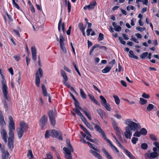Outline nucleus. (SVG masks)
I'll use <instances>...</instances> for the list:
<instances>
[{
	"label": "nucleus",
	"mask_w": 159,
	"mask_h": 159,
	"mask_svg": "<svg viewBox=\"0 0 159 159\" xmlns=\"http://www.w3.org/2000/svg\"><path fill=\"white\" fill-rule=\"evenodd\" d=\"M2 89L5 100L3 101L4 106L6 109H7L10 104V99L9 96H7L8 93L7 87L6 85L3 80H2Z\"/></svg>",
	"instance_id": "f257e3e1"
},
{
	"label": "nucleus",
	"mask_w": 159,
	"mask_h": 159,
	"mask_svg": "<svg viewBox=\"0 0 159 159\" xmlns=\"http://www.w3.org/2000/svg\"><path fill=\"white\" fill-rule=\"evenodd\" d=\"M66 143L68 148L64 147L63 148V150L65 152V157L66 159H72V155L71 152L74 151V149L70 144V140L69 139H67L66 140Z\"/></svg>",
	"instance_id": "f03ea898"
},
{
	"label": "nucleus",
	"mask_w": 159,
	"mask_h": 159,
	"mask_svg": "<svg viewBox=\"0 0 159 159\" xmlns=\"http://www.w3.org/2000/svg\"><path fill=\"white\" fill-rule=\"evenodd\" d=\"M152 149L153 152H151L149 150L144 155L146 159H156L159 156L158 152L157 151V148H153Z\"/></svg>",
	"instance_id": "7ed1b4c3"
},
{
	"label": "nucleus",
	"mask_w": 159,
	"mask_h": 159,
	"mask_svg": "<svg viewBox=\"0 0 159 159\" xmlns=\"http://www.w3.org/2000/svg\"><path fill=\"white\" fill-rule=\"evenodd\" d=\"M126 124L128 125V127L131 130L135 131L140 127L139 124H137L135 122L132 121L130 119H127L125 121Z\"/></svg>",
	"instance_id": "20e7f679"
},
{
	"label": "nucleus",
	"mask_w": 159,
	"mask_h": 159,
	"mask_svg": "<svg viewBox=\"0 0 159 159\" xmlns=\"http://www.w3.org/2000/svg\"><path fill=\"white\" fill-rule=\"evenodd\" d=\"M48 115L51 124L54 126L56 123L55 118L57 116V112L56 111L49 110L48 112Z\"/></svg>",
	"instance_id": "39448f33"
},
{
	"label": "nucleus",
	"mask_w": 159,
	"mask_h": 159,
	"mask_svg": "<svg viewBox=\"0 0 159 159\" xmlns=\"http://www.w3.org/2000/svg\"><path fill=\"white\" fill-rule=\"evenodd\" d=\"M35 76V84L38 87H39L40 83V78L42 77L43 76V71L41 68H39L37 70Z\"/></svg>",
	"instance_id": "423d86ee"
},
{
	"label": "nucleus",
	"mask_w": 159,
	"mask_h": 159,
	"mask_svg": "<svg viewBox=\"0 0 159 159\" xmlns=\"http://www.w3.org/2000/svg\"><path fill=\"white\" fill-rule=\"evenodd\" d=\"M9 135H14L13 131L15 129V125L12 118L9 116Z\"/></svg>",
	"instance_id": "0eeeda50"
},
{
	"label": "nucleus",
	"mask_w": 159,
	"mask_h": 159,
	"mask_svg": "<svg viewBox=\"0 0 159 159\" xmlns=\"http://www.w3.org/2000/svg\"><path fill=\"white\" fill-rule=\"evenodd\" d=\"M51 135L53 137L57 138L58 139L62 140V135L60 131L56 129H52L51 131Z\"/></svg>",
	"instance_id": "6e6552de"
},
{
	"label": "nucleus",
	"mask_w": 159,
	"mask_h": 159,
	"mask_svg": "<svg viewBox=\"0 0 159 159\" xmlns=\"http://www.w3.org/2000/svg\"><path fill=\"white\" fill-rule=\"evenodd\" d=\"M14 135H9L8 139L7 146L9 149L12 151L14 148Z\"/></svg>",
	"instance_id": "1a4fd4ad"
},
{
	"label": "nucleus",
	"mask_w": 159,
	"mask_h": 159,
	"mask_svg": "<svg viewBox=\"0 0 159 159\" xmlns=\"http://www.w3.org/2000/svg\"><path fill=\"white\" fill-rule=\"evenodd\" d=\"M59 38V43L60 48L64 52L66 53L67 51L65 46V43H64L65 41V38L61 34L60 35Z\"/></svg>",
	"instance_id": "9d476101"
},
{
	"label": "nucleus",
	"mask_w": 159,
	"mask_h": 159,
	"mask_svg": "<svg viewBox=\"0 0 159 159\" xmlns=\"http://www.w3.org/2000/svg\"><path fill=\"white\" fill-rule=\"evenodd\" d=\"M40 125L43 129H44L46 127V126L48 122L47 117L45 115L42 116L40 120Z\"/></svg>",
	"instance_id": "9b49d317"
},
{
	"label": "nucleus",
	"mask_w": 159,
	"mask_h": 159,
	"mask_svg": "<svg viewBox=\"0 0 159 159\" xmlns=\"http://www.w3.org/2000/svg\"><path fill=\"white\" fill-rule=\"evenodd\" d=\"M0 148H1L3 155H2V159H9L10 154L7 151H5L3 147H2V145L0 143Z\"/></svg>",
	"instance_id": "f8f14e48"
},
{
	"label": "nucleus",
	"mask_w": 159,
	"mask_h": 159,
	"mask_svg": "<svg viewBox=\"0 0 159 159\" xmlns=\"http://www.w3.org/2000/svg\"><path fill=\"white\" fill-rule=\"evenodd\" d=\"M0 132L1 133L2 138L6 143L7 142V133L4 129H2Z\"/></svg>",
	"instance_id": "ddd939ff"
},
{
	"label": "nucleus",
	"mask_w": 159,
	"mask_h": 159,
	"mask_svg": "<svg viewBox=\"0 0 159 159\" xmlns=\"http://www.w3.org/2000/svg\"><path fill=\"white\" fill-rule=\"evenodd\" d=\"M126 131L124 133L125 137L127 139H130L132 135V131L128 127L125 128Z\"/></svg>",
	"instance_id": "4468645a"
},
{
	"label": "nucleus",
	"mask_w": 159,
	"mask_h": 159,
	"mask_svg": "<svg viewBox=\"0 0 159 159\" xmlns=\"http://www.w3.org/2000/svg\"><path fill=\"white\" fill-rule=\"evenodd\" d=\"M96 4L97 3L95 1L91 2L89 5L84 7V9L85 10H86L88 9L89 10L93 9L94 8Z\"/></svg>",
	"instance_id": "2eb2a0df"
},
{
	"label": "nucleus",
	"mask_w": 159,
	"mask_h": 159,
	"mask_svg": "<svg viewBox=\"0 0 159 159\" xmlns=\"http://www.w3.org/2000/svg\"><path fill=\"white\" fill-rule=\"evenodd\" d=\"M93 125H94V128L96 129V130L99 133H101L104 139H106V137L105 135V133L101 127L95 124H93Z\"/></svg>",
	"instance_id": "dca6fc26"
},
{
	"label": "nucleus",
	"mask_w": 159,
	"mask_h": 159,
	"mask_svg": "<svg viewBox=\"0 0 159 159\" xmlns=\"http://www.w3.org/2000/svg\"><path fill=\"white\" fill-rule=\"evenodd\" d=\"M84 110V108H82L80 106V105L75 106V108L73 109L75 112L79 116L82 114L80 110L81 111H83Z\"/></svg>",
	"instance_id": "f3484780"
},
{
	"label": "nucleus",
	"mask_w": 159,
	"mask_h": 159,
	"mask_svg": "<svg viewBox=\"0 0 159 159\" xmlns=\"http://www.w3.org/2000/svg\"><path fill=\"white\" fill-rule=\"evenodd\" d=\"M99 47L100 49H102L105 51H106L107 50V48L104 46H99V45L98 44H96L94 45L92 48L91 50H90L89 54L90 55H91L93 51L96 48H97Z\"/></svg>",
	"instance_id": "a211bd4d"
},
{
	"label": "nucleus",
	"mask_w": 159,
	"mask_h": 159,
	"mask_svg": "<svg viewBox=\"0 0 159 159\" xmlns=\"http://www.w3.org/2000/svg\"><path fill=\"white\" fill-rule=\"evenodd\" d=\"M31 51L32 59L35 61L37 59L36 49L34 46H33L31 48Z\"/></svg>",
	"instance_id": "6ab92c4d"
},
{
	"label": "nucleus",
	"mask_w": 159,
	"mask_h": 159,
	"mask_svg": "<svg viewBox=\"0 0 159 159\" xmlns=\"http://www.w3.org/2000/svg\"><path fill=\"white\" fill-rule=\"evenodd\" d=\"M28 128V125L26 123L23 122H20L19 128L20 129L25 132L27 130Z\"/></svg>",
	"instance_id": "aec40b11"
},
{
	"label": "nucleus",
	"mask_w": 159,
	"mask_h": 159,
	"mask_svg": "<svg viewBox=\"0 0 159 159\" xmlns=\"http://www.w3.org/2000/svg\"><path fill=\"white\" fill-rule=\"evenodd\" d=\"M81 119L82 121L85 124L86 126L89 128L90 129L91 127V125L87 121L85 118L83 114L79 116Z\"/></svg>",
	"instance_id": "412c9836"
},
{
	"label": "nucleus",
	"mask_w": 159,
	"mask_h": 159,
	"mask_svg": "<svg viewBox=\"0 0 159 159\" xmlns=\"http://www.w3.org/2000/svg\"><path fill=\"white\" fill-rule=\"evenodd\" d=\"M0 125L1 126L2 129H4V126L6 125V123L4 120L1 111H0Z\"/></svg>",
	"instance_id": "4be33fe9"
},
{
	"label": "nucleus",
	"mask_w": 159,
	"mask_h": 159,
	"mask_svg": "<svg viewBox=\"0 0 159 159\" xmlns=\"http://www.w3.org/2000/svg\"><path fill=\"white\" fill-rule=\"evenodd\" d=\"M82 112H83L84 113L85 115L87 117L89 120H92L91 117L90 115V113L89 112L88 109H87L86 108L84 107V110Z\"/></svg>",
	"instance_id": "5701e85b"
},
{
	"label": "nucleus",
	"mask_w": 159,
	"mask_h": 159,
	"mask_svg": "<svg viewBox=\"0 0 159 159\" xmlns=\"http://www.w3.org/2000/svg\"><path fill=\"white\" fill-rule=\"evenodd\" d=\"M90 152L96 158L99 159H102V157L101 155L96 152L92 150H90Z\"/></svg>",
	"instance_id": "b1692460"
},
{
	"label": "nucleus",
	"mask_w": 159,
	"mask_h": 159,
	"mask_svg": "<svg viewBox=\"0 0 159 159\" xmlns=\"http://www.w3.org/2000/svg\"><path fill=\"white\" fill-rule=\"evenodd\" d=\"M115 131L116 134L117 136L119 139H120V142L122 143H123V140L122 137L120 133L119 129L115 130Z\"/></svg>",
	"instance_id": "393cba45"
},
{
	"label": "nucleus",
	"mask_w": 159,
	"mask_h": 159,
	"mask_svg": "<svg viewBox=\"0 0 159 159\" xmlns=\"http://www.w3.org/2000/svg\"><path fill=\"white\" fill-rule=\"evenodd\" d=\"M124 151L126 155L129 157L130 159H136L131 153L128 150L126 149H124Z\"/></svg>",
	"instance_id": "a878e982"
},
{
	"label": "nucleus",
	"mask_w": 159,
	"mask_h": 159,
	"mask_svg": "<svg viewBox=\"0 0 159 159\" xmlns=\"http://www.w3.org/2000/svg\"><path fill=\"white\" fill-rule=\"evenodd\" d=\"M102 150L107 159H113L112 157L110 155L104 148H102Z\"/></svg>",
	"instance_id": "bb28decb"
},
{
	"label": "nucleus",
	"mask_w": 159,
	"mask_h": 159,
	"mask_svg": "<svg viewBox=\"0 0 159 159\" xmlns=\"http://www.w3.org/2000/svg\"><path fill=\"white\" fill-rule=\"evenodd\" d=\"M61 75L62 76L64 80L63 81H67L68 80L67 77L66 75L65 72L63 70H61Z\"/></svg>",
	"instance_id": "cd10ccee"
},
{
	"label": "nucleus",
	"mask_w": 159,
	"mask_h": 159,
	"mask_svg": "<svg viewBox=\"0 0 159 159\" xmlns=\"http://www.w3.org/2000/svg\"><path fill=\"white\" fill-rule=\"evenodd\" d=\"M97 111L101 118L102 119L104 116L106 114L105 112L103 110L101 109H97Z\"/></svg>",
	"instance_id": "c85d7f7f"
},
{
	"label": "nucleus",
	"mask_w": 159,
	"mask_h": 159,
	"mask_svg": "<svg viewBox=\"0 0 159 159\" xmlns=\"http://www.w3.org/2000/svg\"><path fill=\"white\" fill-rule=\"evenodd\" d=\"M112 68L111 67L109 66H107L103 69L102 70V72L103 73H106L109 72Z\"/></svg>",
	"instance_id": "c756f323"
},
{
	"label": "nucleus",
	"mask_w": 159,
	"mask_h": 159,
	"mask_svg": "<svg viewBox=\"0 0 159 159\" xmlns=\"http://www.w3.org/2000/svg\"><path fill=\"white\" fill-rule=\"evenodd\" d=\"M42 89L43 93L44 96L47 97L48 96L47 91V89L45 85L43 84L42 85Z\"/></svg>",
	"instance_id": "7c9ffc66"
},
{
	"label": "nucleus",
	"mask_w": 159,
	"mask_h": 159,
	"mask_svg": "<svg viewBox=\"0 0 159 159\" xmlns=\"http://www.w3.org/2000/svg\"><path fill=\"white\" fill-rule=\"evenodd\" d=\"M27 156L29 159H34V156L31 150L30 149L28 150V152L27 154Z\"/></svg>",
	"instance_id": "2f4dec72"
},
{
	"label": "nucleus",
	"mask_w": 159,
	"mask_h": 159,
	"mask_svg": "<svg viewBox=\"0 0 159 159\" xmlns=\"http://www.w3.org/2000/svg\"><path fill=\"white\" fill-rule=\"evenodd\" d=\"M111 120L112 121V125L113 127V128L114 129V130H116L119 129L118 127L117 124L116 122V121L113 120V118H111Z\"/></svg>",
	"instance_id": "473e14b6"
},
{
	"label": "nucleus",
	"mask_w": 159,
	"mask_h": 159,
	"mask_svg": "<svg viewBox=\"0 0 159 159\" xmlns=\"http://www.w3.org/2000/svg\"><path fill=\"white\" fill-rule=\"evenodd\" d=\"M46 158H45L43 159H53V155L52 153L49 152L46 154Z\"/></svg>",
	"instance_id": "72a5a7b5"
},
{
	"label": "nucleus",
	"mask_w": 159,
	"mask_h": 159,
	"mask_svg": "<svg viewBox=\"0 0 159 159\" xmlns=\"http://www.w3.org/2000/svg\"><path fill=\"white\" fill-rule=\"evenodd\" d=\"M78 27L80 31L83 30H85L86 27V26H84V25L83 23L81 22L79 24Z\"/></svg>",
	"instance_id": "f704fd0d"
},
{
	"label": "nucleus",
	"mask_w": 159,
	"mask_h": 159,
	"mask_svg": "<svg viewBox=\"0 0 159 159\" xmlns=\"http://www.w3.org/2000/svg\"><path fill=\"white\" fill-rule=\"evenodd\" d=\"M113 97L115 99V100L116 103L117 105H119L120 103V100L118 96L117 95H114Z\"/></svg>",
	"instance_id": "c9c22d12"
},
{
	"label": "nucleus",
	"mask_w": 159,
	"mask_h": 159,
	"mask_svg": "<svg viewBox=\"0 0 159 159\" xmlns=\"http://www.w3.org/2000/svg\"><path fill=\"white\" fill-rule=\"evenodd\" d=\"M24 132L25 131L20 129L18 131V138L19 139H20L23 136Z\"/></svg>",
	"instance_id": "e433bc0d"
},
{
	"label": "nucleus",
	"mask_w": 159,
	"mask_h": 159,
	"mask_svg": "<svg viewBox=\"0 0 159 159\" xmlns=\"http://www.w3.org/2000/svg\"><path fill=\"white\" fill-rule=\"evenodd\" d=\"M154 106L153 104H149L147 107V110L148 111H150L154 108Z\"/></svg>",
	"instance_id": "4c0bfd02"
},
{
	"label": "nucleus",
	"mask_w": 159,
	"mask_h": 159,
	"mask_svg": "<svg viewBox=\"0 0 159 159\" xmlns=\"http://www.w3.org/2000/svg\"><path fill=\"white\" fill-rule=\"evenodd\" d=\"M139 103L141 105H143L146 104L147 102V101L146 100H145L142 98H139Z\"/></svg>",
	"instance_id": "58836bf2"
},
{
	"label": "nucleus",
	"mask_w": 159,
	"mask_h": 159,
	"mask_svg": "<svg viewBox=\"0 0 159 159\" xmlns=\"http://www.w3.org/2000/svg\"><path fill=\"white\" fill-rule=\"evenodd\" d=\"M140 132L141 134H142L143 135H145L147 133V131L145 128H142L140 130Z\"/></svg>",
	"instance_id": "ea45409f"
},
{
	"label": "nucleus",
	"mask_w": 159,
	"mask_h": 159,
	"mask_svg": "<svg viewBox=\"0 0 159 159\" xmlns=\"http://www.w3.org/2000/svg\"><path fill=\"white\" fill-rule=\"evenodd\" d=\"M116 114L114 115V116L118 119H120L121 118V116L120 114L119 111L117 110L115 111Z\"/></svg>",
	"instance_id": "a19ab883"
},
{
	"label": "nucleus",
	"mask_w": 159,
	"mask_h": 159,
	"mask_svg": "<svg viewBox=\"0 0 159 159\" xmlns=\"http://www.w3.org/2000/svg\"><path fill=\"white\" fill-rule=\"evenodd\" d=\"M100 98L102 101L101 103L102 106L103 105H104L106 103H107L106 100L103 96H100Z\"/></svg>",
	"instance_id": "79ce46f5"
},
{
	"label": "nucleus",
	"mask_w": 159,
	"mask_h": 159,
	"mask_svg": "<svg viewBox=\"0 0 159 159\" xmlns=\"http://www.w3.org/2000/svg\"><path fill=\"white\" fill-rule=\"evenodd\" d=\"M103 106L106 108V109L108 111H110L111 108L110 105L108 103H106L105 104L103 105Z\"/></svg>",
	"instance_id": "37998d69"
},
{
	"label": "nucleus",
	"mask_w": 159,
	"mask_h": 159,
	"mask_svg": "<svg viewBox=\"0 0 159 159\" xmlns=\"http://www.w3.org/2000/svg\"><path fill=\"white\" fill-rule=\"evenodd\" d=\"M68 10V12L70 13L71 11V3L69 1H67V3L66 4Z\"/></svg>",
	"instance_id": "c03bdc74"
},
{
	"label": "nucleus",
	"mask_w": 159,
	"mask_h": 159,
	"mask_svg": "<svg viewBox=\"0 0 159 159\" xmlns=\"http://www.w3.org/2000/svg\"><path fill=\"white\" fill-rule=\"evenodd\" d=\"M87 143L88 144V145H89V146L90 148H92L93 149L96 151L98 152V149L93 147V144L92 143H91L89 142H87Z\"/></svg>",
	"instance_id": "a18cd8bd"
},
{
	"label": "nucleus",
	"mask_w": 159,
	"mask_h": 159,
	"mask_svg": "<svg viewBox=\"0 0 159 159\" xmlns=\"http://www.w3.org/2000/svg\"><path fill=\"white\" fill-rule=\"evenodd\" d=\"M148 145L146 143H142L141 144V148L143 149L146 150L148 148Z\"/></svg>",
	"instance_id": "49530a36"
},
{
	"label": "nucleus",
	"mask_w": 159,
	"mask_h": 159,
	"mask_svg": "<svg viewBox=\"0 0 159 159\" xmlns=\"http://www.w3.org/2000/svg\"><path fill=\"white\" fill-rule=\"evenodd\" d=\"M80 95L81 97L85 99L86 98V96L83 91L81 89H80Z\"/></svg>",
	"instance_id": "de8ad7c7"
},
{
	"label": "nucleus",
	"mask_w": 159,
	"mask_h": 159,
	"mask_svg": "<svg viewBox=\"0 0 159 159\" xmlns=\"http://www.w3.org/2000/svg\"><path fill=\"white\" fill-rule=\"evenodd\" d=\"M104 39V35L101 33H100L99 34L98 40V41H102Z\"/></svg>",
	"instance_id": "09e8293b"
},
{
	"label": "nucleus",
	"mask_w": 159,
	"mask_h": 159,
	"mask_svg": "<svg viewBox=\"0 0 159 159\" xmlns=\"http://www.w3.org/2000/svg\"><path fill=\"white\" fill-rule=\"evenodd\" d=\"M62 24V18H61L60 19L59 23L58 24V30L59 32L61 31V24Z\"/></svg>",
	"instance_id": "8fccbe9b"
},
{
	"label": "nucleus",
	"mask_w": 159,
	"mask_h": 159,
	"mask_svg": "<svg viewBox=\"0 0 159 159\" xmlns=\"http://www.w3.org/2000/svg\"><path fill=\"white\" fill-rule=\"evenodd\" d=\"M153 144L155 146V148H157V151L159 153V143L156 142L153 143Z\"/></svg>",
	"instance_id": "3c124183"
},
{
	"label": "nucleus",
	"mask_w": 159,
	"mask_h": 159,
	"mask_svg": "<svg viewBox=\"0 0 159 159\" xmlns=\"http://www.w3.org/2000/svg\"><path fill=\"white\" fill-rule=\"evenodd\" d=\"M149 136L151 139L153 141H156L157 140V139L156 137L153 134H150Z\"/></svg>",
	"instance_id": "603ef678"
},
{
	"label": "nucleus",
	"mask_w": 159,
	"mask_h": 159,
	"mask_svg": "<svg viewBox=\"0 0 159 159\" xmlns=\"http://www.w3.org/2000/svg\"><path fill=\"white\" fill-rule=\"evenodd\" d=\"M148 53V52H147L143 53L140 56V58L142 59L144 58L147 56Z\"/></svg>",
	"instance_id": "864d4df0"
},
{
	"label": "nucleus",
	"mask_w": 159,
	"mask_h": 159,
	"mask_svg": "<svg viewBox=\"0 0 159 159\" xmlns=\"http://www.w3.org/2000/svg\"><path fill=\"white\" fill-rule=\"evenodd\" d=\"M136 29L137 30L142 32L143 31L145 30L146 28L145 27L142 28L139 26H138L136 27Z\"/></svg>",
	"instance_id": "5fc2aeb1"
},
{
	"label": "nucleus",
	"mask_w": 159,
	"mask_h": 159,
	"mask_svg": "<svg viewBox=\"0 0 159 159\" xmlns=\"http://www.w3.org/2000/svg\"><path fill=\"white\" fill-rule=\"evenodd\" d=\"M127 10L129 11L130 10H132L135 11V9L134 8V7L132 6H128L126 7Z\"/></svg>",
	"instance_id": "6e6d98bb"
},
{
	"label": "nucleus",
	"mask_w": 159,
	"mask_h": 159,
	"mask_svg": "<svg viewBox=\"0 0 159 159\" xmlns=\"http://www.w3.org/2000/svg\"><path fill=\"white\" fill-rule=\"evenodd\" d=\"M12 30L13 32L16 34V35L18 36L19 37H20V35L18 30L15 29H13Z\"/></svg>",
	"instance_id": "4d7b16f0"
},
{
	"label": "nucleus",
	"mask_w": 159,
	"mask_h": 159,
	"mask_svg": "<svg viewBox=\"0 0 159 159\" xmlns=\"http://www.w3.org/2000/svg\"><path fill=\"white\" fill-rule=\"evenodd\" d=\"M141 133L140 132L137 131L134 134L133 136L137 137H139L141 135Z\"/></svg>",
	"instance_id": "13d9d810"
},
{
	"label": "nucleus",
	"mask_w": 159,
	"mask_h": 159,
	"mask_svg": "<svg viewBox=\"0 0 159 159\" xmlns=\"http://www.w3.org/2000/svg\"><path fill=\"white\" fill-rule=\"evenodd\" d=\"M138 138L135 137H133L131 140V142L134 144H135L136 143V142L138 140Z\"/></svg>",
	"instance_id": "bf43d9fd"
},
{
	"label": "nucleus",
	"mask_w": 159,
	"mask_h": 159,
	"mask_svg": "<svg viewBox=\"0 0 159 159\" xmlns=\"http://www.w3.org/2000/svg\"><path fill=\"white\" fill-rule=\"evenodd\" d=\"M142 96V97L145 98H149V96L145 93H143Z\"/></svg>",
	"instance_id": "052dcab7"
},
{
	"label": "nucleus",
	"mask_w": 159,
	"mask_h": 159,
	"mask_svg": "<svg viewBox=\"0 0 159 159\" xmlns=\"http://www.w3.org/2000/svg\"><path fill=\"white\" fill-rule=\"evenodd\" d=\"M121 27L119 25H117L116 26V27L114 28V30L115 31H118V32L120 31L121 30Z\"/></svg>",
	"instance_id": "680f3d73"
},
{
	"label": "nucleus",
	"mask_w": 159,
	"mask_h": 159,
	"mask_svg": "<svg viewBox=\"0 0 159 159\" xmlns=\"http://www.w3.org/2000/svg\"><path fill=\"white\" fill-rule=\"evenodd\" d=\"M65 23L63 22V23H62L61 24V28L62 30V31L64 33H66V30H65Z\"/></svg>",
	"instance_id": "e2e57ef3"
},
{
	"label": "nucleus",
	"mask_w": 159,
	"mask_h": 159,
	"mask_svg": "<svg viewBox=\"0 0 159 159\" xmlns=\"http://www.w3.org/2000/svg\"><path fill=\"white\" fill-rule=\"evenodd\" d=\"M86 139L89 140V141L92 143H94L95 142V141L96 140L95 139H92L90 138L88 136H87L86 137Z\"/></svg>",
	"instance_id": "0e129e2a"
},
{
	"label": "nucleus",
	"mask_w": 159,
	"mask_h": 159,
	"mask_svg": "<svg viewBox=\"0 0 159 159\" xmlns=\"http://www.w3.org/2000/svg\"><path fill=\"white\" fill-rule=\"evenodd\" d=\"M129 57H130L132 58L134 56L133 51L132 50L130 51H129Z\"/></svg>",
	"instance_id": "69168bd1"
},
{
	"label": "nucleus",
	"mask_w": 159,
	"mask_h": 159,
	"mask_svg": "<svg viewBox=\"0 0 159 159\" xmlns=\"http://www.w3.org/2000/svg\"><path fill=\"white\" fill-rule=\"evenodd\" d=\"M50 131L49 130H47L45 134V137L47 139L49 137L50 134H49Z\"/></svg>",
	"instance_id": "338daca9"
},
{
	"label": "nucleus",
	"mask_w": 159,
	"mask_h": 159,
	"mask_svg": "<svg viewBox=\"0 0 159 159\" xmlns=\"http://www.w3.org/2000/svg\"><path fill=\"white\" fill-rule=\"evenodd\" d=\"M92 31V29L91 28H89L87 30V35L88 36H89L90 34V32Z\"/></svg>",
	"instance_id": "774afa93"
}]
</instances>
